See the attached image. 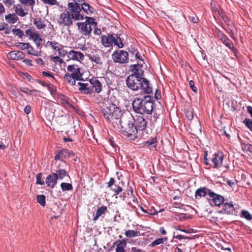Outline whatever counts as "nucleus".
<instances>
[{
    "label": "nucleus",
    "mask_w": 252,
    "mask_h": 252,
    "mask_svg": "<svg viewBox=\"0 0 252 252\" xmlns=\"http://www.w3.org/2000/svg\"><path fill=\"white\" fill-rule=\"evenodd\" d=\"M60 99L61 100V102L63 104H64V105L67 104L68 105L69 104V102L67 100V97L65 95H61L60 96Z\"/></svg>",
    "instance_id": "nucleus-60"
},
{
    "label": "nucleus",
    "mask_w": 252,
    "mask_h": 252,
    "mask_svg": "<svg viewBox=\"0 0 252 252\" xmlns=\"http://www.w3.org/2000/svg\"><path fill=\"white\" fill-rule=\"evenodd\" d=\"M127 87L132 91L141 90V94H149L153 92L149 81L144 77H138L134 75L128 76L126 81Z\"/></svg>",
    "instance_id": "nucleus-3"
},
{
    "label": "nucleus",
    "mask_w": 252,
    "mask_h": 252,
    "mask_svg": "<svg viewBox=\"0 0 252 252\" xmlns=\"http://www.w3.org/2000/svg\"><path fill=\"white\" fill-rule=\"evenodd\" d=\"M111 34L108 33L107 35H102L101 37V42L102 44L105 47H110L112 46Z\"/></svg>",
    "instance_id": "nucleus-29"
},
{
    "label": "nucleus",
    "mask_w": 252,
    "mask_h": 252,
    "mask_svg": "<svg viewBox=\"0 0 252 252\" xmlns=\"http://www.w3.org/2000/svg\"><path fill=\"white\" fill-rule=\"evenodd\" d=\"M81 68L76 64L68 65L67 67V72L63 77L64 81L71 86H74L76 81L83 80V73L81 72Z\"/></svg>",
    "instance_id": "nucleus-6"
},
{
    "label": "nucleus",
    "mask_w": 252,
    "mask_h": 252,
    "mask_svg": "<svg viewBox=\"0 0 252 252\" xmlns=\"http://www.w3.org/2000/svg\"><path fill=\"white\" fill-rule=\"evenodd\" d=\"M84 19V15L83 13H80L71 8L67 7V9L60 14L58 23L63 27H70L73 25L74 21Z\"/></svg>",
    "instance_id": "nucleus-5"
},
{
    "label": "nucleus",
    "mask_w": 252,
    "mask_h": 252,
    "mask_svg": "<svg viewBox=\"0 0 252 252\" xmlns=\"http://www.w3.org/2000/svg\"><path fill=\"white\" fill-rule=\"evenodd\" d=\"M89 59L91 61L94 62L95 63L101 65L104 61V57L103 55L100 52L96 51L93 54H89L87 55Z\"/></svg>",
    "instance_id": "nucleus-12"
},
{
    "label": "nucleus",
    "mask_w": 252,
    "mask_h": 252,
    "mask_svg": "<svg viewBox=\"0 0 252 252\" xmlns=\"http://www.w3.org/2000/svg\"><path fill=\"white\" fill-rule=\"evenodd\" d=\"M57 175L55 173L50 174L46 179V184L49 187L53 188L57 183Z\"/></svg>",
    "instance_id": "nucleus-21"
},
{
    "label": "nucleus",
    "mask_w": 252,
    "mask_h": 252,
    "mask_svg": "<svg viewBox=\"0 0 252 252\" xmlns=\"http://www.w3.org/2000/svg\"><path fill=\"white\" fill-rule=\"evenodd\" d=\"M115 179L113 178H111L107 183V188H110L114 192V195H117L122 191V189L119 186L115 184Z\"/></svg>",
    "instance_id": "nucleus-19"
},
{
    "label": "nucleus",
    "mask_w": 252,
    "mask_h": 252,
    "mask_svg": "<svg viewBox=\"0 0 252 252\" xmlns=\"http://www.w3.org/2000/svg\"><path fill=\"white\" fill-rule=\"evenodd\" d=\"M224 155L221 152L215 153L213 155L210 161L211 166L214 168L218 169L221 167H225L226 169H229V166L228 164H223Z\"/></svg>",
    "instance_id": "nucleus-7"
},
{
    "label": "nucleus",
    "mask_w": 252,
    "mask_h": 252,
    "mask_svg": "<svg viewBox=\"0 0 252 252\" xmlns=\"http://www.w3.org/2000/svg\"><path fill=\"white\" fill-rule=\"evenodd\" d=\"M175 219L177 220L183 221V220H185L186 219H187L188 217H186V214L183 213V214H180L176 215L175 216Z\"/></svg>",
    "instance_id": "nucleus-51"
},
{
    "label": "nucleus",
    "mask_w": 252,
    "mask_h": 252,
    "mask_svg": "<svg viewBox=\"0 0 252 252\" xmlns=\"http://www.w3.org/2000/svg\"><path fill=\"white\" fill-rule=\"evenodd\" d=\"M42 174L38 173L36 175V184L43 185L44 184V182L41 180Z\"/></svg>",
    "instance_id": "nucleus-55"
},
{
    "label": "nucleus",
    "mask_w": 252,
    "mask_h": 252,
    "mask_svg": "<svg viewBox=\"0 0 252 252\" xmlns=\"http://www.w3.org/2000/svg\"><path fill=\"white\" fill-rule=\"evenodd\" d=\"M12 32L14 34L20 38H22L24 35L23 32L19 29H13Z\"/></svg>",
    "instance_id": "nucleus-50"
},
{
    "label": "nucleus",
    "mask_w": 252,
    "mask_h": 252,
    "mask_svg": "<svg viewBox=\"0 0 252 252\" xmlns=\"http://www.w3.org/2000/svg\"><path fill=\"white\" fill-rule=\"evenodd\" d=\"M27 50V53L30 55H32L36 56H39L40 55V52L35 51L33 48L30 44Z\"/></svg>",
    "instance_id": "nucleus-44"
},
{
    "label": "nucleus",
    "mask_w": 252,
    "mask_h": 252,
    "mask_svg": "<svg viewBox=\"0 0 252 252\" xmlns=\"http://www.w3.org/2000/svg\"><path fill=\"white\" fill-rule=\"evenodd\" d=\"M168 238L167 237H162L156 239L153 241L150 245L149 246L151 247H154L156 246L163 244L164 242H167Z\"/></svg>",
    "instance_id": "nucleus-34"
},
{
    "label": "nucleus",
    "mask_w": 252,
    "mask_h": 252,
    "mask_svg": "<svg viewBox=\"0 0 252 252\" xmlns=\"http://www.w3.org/2000/svg\"><path fill=\"white\" fill-rule=\"evenodd\" d=\"M20 90L21 92L25 93L26 94H32V92H36L35 90H30L28 88L26 87H21Z\"/></svg>",
    "instance_id": "nucleus-54"
},
{
    "label": "nucleus",
    "mask_w": 252,
    "mask_h": 252,
    "mask_svg": "<svg viewBox=\"0 0 252 252\" xmlns=\"http://www.w3.org/2000/svg\"><path fill=\"white\" fill-rule=\"evenodd\" d=\"M61 188L63 191L71 190L73 189L72 185L70 183H62L61 184Z\"/></svg>",
    "instance_id": "nucleus-40"
},
{
    "label": "nucleus",
    "mask_w": 252,
    "mask_h": 252,
    "mask_svg": "<svg viewBox=\"0 0 252 252\" xmlns=\"http://www.w3.org/2000/svg\"><path fill=\"white\" fill-rule=\"evenodd\" d=\"M5 20L9 23L14 24L18 20V17L15 14H10L5 16Z\"/></svg>",
    "instance_id": "nucleus-36"
},
{
    "label": "nucleus",
    "mask_w": 252,
    "mask_h": 252,
    "mask_svg": "<svg viewBox=\"0 0 252 252\" xmlns=\"http://www.w3.org/2000/svg\"><path fill=\"white\" fill-rule=\"evenodd\" d=\"M107 212V208L106 206H101L100 207H98L96 211L95 216L94 217L93 220L94 221L96 220L99 217L105 214Z\"/></svg>",
    "instance_id": "nucleus-31"
},
{
    "label": "nucleus",
    "mask_w": 252,
    "mask_h": 252,
    "mask_svg": "<svg viewBox=\"0 0 252 252\" xmlns=\"http://www.w3.org/2000/svg\"><path fill=\"white\" fill-rule=\"evenodd\" d=\"M42 74L44 76L51 77L53 78V79H55V77H54L53 73H52L51 72L43 71L42 72Z\"/></svg>",
    "instance_id": "nucleus-64"
},
{
    "label": "nucleus",
    "mask_w": 252,
    "mask_h": 252,
    "mask_svg": "<svg viewBox=\"0 0 252 252\" xmlns=\"http://www.w3.org/2000/svg\"><path fill=\"white\" fill-rule=\"evenodd\" d=\"M142 98L136 97L132 103V107L135 112L142 115H151L153 111L154 102L153 97L148 95L143 94Z\"/></svg>",
    "instance_id": "nucleus-4"
},
{
    "label": "nucleus",
    "mask_w": 252,
    "mask_h": 252,
    "mask_svg": "<svg viewBox=\"0 0 252 252\" xmlns=\"http://www.w3.org/2000/svg\"><path fill=\"white\" fill-rule=\"evenodd\" d=\"M210 194L208 201L211 206H220L223 204L224 199L222 196L215 193L212 191Z\"/></svg>",
    "instance_id": "nucleus-9"
},
{
    "label": "nucleus",
    "mask_w": 252,
    "mask_h": 252,
    "mask_svg": "<svg viewBox=\"0 0 252 252\" xmlns=\"http://www.w3.org/2000/svg\"><path fill=\"white\" fill-rule=\"evenodd\" d=\"M133 120L134 118L130 114L122 115L119 121L113 124L130 141H134L137 138V130Z\"/></svg>",
    "instance_id": "nucleus-1"
},
{
    "label": "nucleus",
    "mask_w": 252,
    "mask_h": 252,
    "mask_svg": "<svg viewBox=\"0 0 252 252\" xmlns=\"http://www.w3.org/2000/svg\"><path fill=\"white\" fill-rule=\"evenodd\" d=\"M78 85L79 86L78 90L83 94H90L93 92L91 84L79 82Z\"/></svg>",
    "instance_id": "nucleus-16"
},
{
    "label": "nucleus",
    "mask_w": 252,
    "mask_h": 252,
    "mask_svg": "<svg viewBox=\"0 0 252 252\" xmlns=\"http://www.w3.org/2000/svg\"><path fill=\"white\" fill-rule=\"evenodd\" d=\"M57 121L58 123L60 124L61 126H63L66 125L68 122L67 117L63 116L59 117Z\"/></svg>",
    "instance_id": "nucleus-43"
},
{
    "label": "nucleus",
    "mask_w": 252,
    "mask_h": 252,
    "mask_svg": "<svg viewBox=\"0 0 252 252\" xmlns=\"http://www.w3.org/2000/svg\"><path fill=\"white\" fill-rule=\"evenodd\" d=\"M47 88L48 90L52 95H54L56 93L57 90L54 85L52 84H49L47 86Z\"/></svg>",
    "instance_id": "nucleus-53"
},
{
    "label": "nucleus",
    "mask_w": 252,
    "mask_h": 252,
    "mask_svg": "<svg viewBox=\"0 0 252 252\" xmlns=\"http://www.w3.org/2000/svg\"><path fill=\"white\" fill-rule=\"evenodd\" d=\"M68 58L73 61L81 62L84 60V55L81 52L72 50L68 52Z\"/></svg>",
    "instance_id": "nucleus-15"
},
{
    "label": "nucleus",
    "mask_w": 252,
    "mask_h": 252,
    "mask_svg": "<svg viewBox=\"0 0 252 252\" xmlns=\"http://www.w3.org/2000/svg\"><path fill=\"white\" fill-rule=\"evenodd\" d=\"M142 64L137 62L136 64H132L130 66V68L132 72L131 75H134L138 77H143L144 76V71L142 69Z\"/></svg>",
    "instance_id": "nucleus-13"
},
{
    "label": "nucleus",
    "mask_w": 252,
    "mask_h": 252,
    "mask_svg": "<svg viewBox=\"0 0 252 252\" xmlns=\"http://www.w3.org/2000/svg\"><path fill=\"white\" fill-rule=\"evenodd\" d=\"M84 19H86V21L85 22L87 23L89 25L96 24L94 22V19L93 18L84 16Z\"/></svg>",
    "instance_id": "nucleus-56"
},
{
    "label": "nucleus",
    "mask_w": 252,
    "mask_h": 252,
    "mask_svg": "<svg viewBox=\"0 0 252 252\" xmlns=\"http://www.w3.org/2000/svg\"><path fill=\"white\" fill-rule=\"evenodd\" d=\"M125 234L127 237L133 238L138 236L139 235V232L132 230H128L126 231Z\"/></svg>",
    "instance_id": "nucleus-39"
},
{
    "label": "nucleus",
    "mask_w": 252,
    "mask_h": 252,
    "mask_svg": "<svg viewBox=\"0 0 252 252\" xmlns=\"http://www.w3.org/2000/svg\"><path fill=\"white\" fill-rule=\"evenodd\" d=\"M212 190L206 187H201L197 189L195 192V198L196 199H200L202 197H205L206 195L210 196V193Z\"/></svg>",
    "instance_id": "nucleus-18"
},
{
    "label": "nucleus",
    "mask_w": 252,
    "mask_h": 252,
    "mask_svg": "<svg viewBox=\"0 0 252 252\" xmlns=\"http://www.w3.org/2000/svg\"><path fill=\"white\" fill-rule=\"evenodd\" d=\"M175 23L176 28L180 32L184 31L187 28V21L184 18H183L180 21L179 20L175 21Z\"/></svg>",
    "instance_id": "nucleus-27"
},
{
    "label": "nucleus",
    "mask_w": 252,
    "mask_h": 252,
    "mask_svg": "<svg viewBox=\"0 0 252 252\" xmlns=\"http://www.w3.org/2000/svg\"><path fill=\"white\" fill-rule=\"evenodd\" d=\"M63 46L62 45L61 47L60 48L58 51V55L61 57H64L67 55H68V52L63 49Z\"/></svg>",
    "instance_id": "nucleus-45"
},
{
    "label": "nucleus",
    "mask_w": 252,
    "mask_h": 252,
    "mask_svg": "<svg viewBox=\"0 0 252 252\" xmlns=\"http://www.w3.org/2000/svg\"><path fill=\"white\" fill-rule=\"evenodd\" d=\"M189 85L192 91L196 93L197 91L196 87L194 86V83L192 80H190L189 82Z\"/></svg>",
    "instance_id": "nucleus-61"
},
{
    "label": "nucleus",
    "mask_w": 252,
    "mask_h": 252,
    "mask_svg": "<svg viewBox=\"0 0 252 252\" xmlns=\"http://www.w3.org/2000/svg\"><path fill=\"white\" fill-rule=\"evenodd\" d=\"M37 201L42 206H45L46 205L45 196L43 194L37 195L36 196Z\"/></svg>",
    "instance_id": "nucleus-42"
},
{
    "label": "nucleus",
    "mask_w": 252,
    "mask_h": 252,
    "mask_svg": "<svg viewBox=\"0 0 252 252\" xmlns=\"http://www.w3.org/2000/svg\"><path fill=\"white\" fill-rule=\"evenodd\" d=\"M117 243H118L117 246H120L123 248H125L126 247V242L125 240L118 241Z\"/></svg>",
    "instance_id": "nucleus-59"
},
{
    "label": "nucleus",
    "mask_w": 252,
    "mask_h": 252,
    "mask_svg": "<svg viewBox=\"0 0 252 252\" xmlns=\"http://www.w3.org/2000/svg\"><path fill=\"white\" fill-rule=\"evenodd\" d=\"M72 154V152H69L67 150H63L57 151L55 156V160L63 161L66 158L67 155Z\"/></svg>",
    "instance_id": "nucleus-23"
},
{
    "label": "nucleus",
    "mask_w": 252,
    "mask_h": 252,
    "mask_svg": "<svg viewBox=\"0 0 252 252\" xmlns=\"http://www.w3.org/2000/svg\"><path fill=\"white\" fill-rule=\"evenodd\" d=\"M45 46L46 47H50L52 50L58 52L62 45L56 41H48Z\"/></svg>",
    "instance_id": "nucleus-32"
},
{
    "label": "nucleus",
    "mask_w": 252,
    "mask_h": 252,
    "mask_svg": "<svg viewBox=\"0 0 252 252\" xmlns=\"http://www.w3.org/2000/svg\"><path fill=\"white\" fill-rule=\"evenodd\" d=\"M223 210L224 212L227 214H233L235 212V209L232 202L223 203Z\"/></svg>",
    "instance_id": "nucleus-30"
},
{
    "label": "nucleus",
    "mask_w": 252,
    "mask_h": 252,
    "mask_svg": "<svg viewBox=\"0 0 252 252\" xmlns=\"http://www.w3.org/2000/svg\"><path fill=\"white\" fill-rule=\"evenodd\" d=\"M244 123L249 128V129L252 131V120L250 119H246L244 121Z\"/></svg>",
    "instance_id": "nucleus-52"
},
{
    "label": "nucleus",
    "mask_w": 252,
    "mask_h": 252,
    "mask_svg": "<svg viewBox=\"0 0 252 252\" xmlns=\"http://www.w3.org/2000/svg\"><path fill=\"white\" fill-rule=\"evenodd\" d=\"M186 117L189 120H191L193 118V114L191 110L186 109L184 111Z\"/></svg>",
    "instance_id": "nucleus-47"
},
{
    "label": "nucleus",
    "mask_w": 252,
    "mask_h": 252,
    "mask_svg": "<svg viewBox=\"0 0 252 252\" xmlns=\"http://www.w3.org/2000/svg\"><path fill=\"white\" fill-rule=\"evenodd\" d=\"M91 86L95 92L99 93L102 90V85L101 83L96 79H92L90 81Z\"/></svg>",
    "instance_id": "nucleus-26"
},
{
    "label": "nucleus",
    "mask_w": 252,
    "mask_h": 252,
    "mask_svg": "<svg viewBox=\"0 0 252 252\" xmlns=\"http://www.w3.org/2000/svg\"><path fill=\"white\" fill-rule=\"evenodd\" d=\"M55 174H57V179L60 180H62L66 176H68L67 172L64 169H60L57 170Z\"/></svg>",
    "instance_id": "nucleus-38"
},
{
    "label": "nucleus",
    "mask_w": 252,
    "mask_h": 252,
    "mask_svg": "<svg viewBox=\"0 0 252 252\" xmlns=\"http://www.w3.org/2000/svg\"><path fill=\"white\" fill-rule=\"evenodd\" d=\"M13 8L15 13L20 17H24L28 14L27 10L25 11L20 4H14Z\"/></svg>",
    "instance_id": "nucleus-28"
},
{
    "label": "nucleus",
    "mask_w": 252,
    "mask_h": 252,
    "mask_svg": "<svg viewBox=\"0 0 252 252\" xmlns=\"http://www.w3.org/2000/svg\"><path fill=\"white\" fill-rule=\"evenodd\" d=\"M218 36L221 42L228 48L233 50L234 48V44L228 37L221 32L218 33Z\"/></svg>",
    "instance_id": "nucleus-17"
},
{
    "label": "nucleus",
    "mask_w": 252,
    "mask_h": 252,
    "mask_svg": "<svg viewBox=\"0 0 252 252\" xmlns=\"http://www.w3.org/2000/svg\"><path fill=\"white\" fill-rule=\"evenodd\" d=\"M35 61L37 64L40 66H44L45 65L44 62L41 58H37L35 60Z\"/></svg>",
    "instance_id": "nucleus-63"
},
{
    "label": "nucleus",
    "mask_w": 252,
    "mask_h": 252,
    "mask_svg": "<svg viewBox=\"0 0 252 252\" xmlns=\"http://www.w3.org/2000/svg\"><path fill=\"white\" fill-rule=\"evenodd\" d=\"M112 46H117L119 48H122L124 46L122 40L120 36L118 34H111Z\"/></svg>",
    "instance_id": "nucleus-24"
},
{
    "label": "nucleus",
    "mask_w": 252,
    "mask_h": 252,
    "mask_svg": "<svg viewBox=\"0 0 252 252\" xmlns=\"http://www.w3.org/2000/svg\"><path fill=\"white\" fill-rule=\"evenodd\" d=\"M134 127L137 131L144 130L147 125V119H145L143 116L139 115L136 116V119L134 120Z\"/></svg>",
    "instance_id": "nucleus-10"
},
{
    "label": "nucleus",
    "mask_w": 252,
    "mask_h": 252,
    "mask_svg": "<svg viewBox=\"0 0 252 252\" xmlns=\"http://www.w3.org/2000/svg\"><path fill=\"white\" fill-rule=\"evenodd\" d=\"M20 2L27 6L32 7L35 4V0H19Z\"/></svg>",
    "instance_id": "nucleus-41"
},
{
    "label": "nucleus",
    "mask_w": 252,
    "mask_h": 252,
    "mask_svg": "<svg viewBox=\"0 0 252 252\" xmlns=\"http://www.w3.org/2000/svg\"><path fill=\"white\" fill-rule=\"evenodd\" d=\"M119 102L115 98L111 97L105 102V106L101 113L104 118L114 124L123 115L121 108L118 106Z\"/></svg>",
    "instance_id": "nucleus-2"
},
{
    "label": "nucleus",
    "mask_w": 252,
    "mask_h": 252,
    "mask_svg": "<svg viewBox=\"0 0 252 252\" xmlns=\"http://www.w3.org/2000/svg\"><path fill=\"white\" fill-rule=\"evenodd\" d=\"M189 14V18L190 21L193 23H197L199 21V19L196 14L190 9H187Z\"/></svg>",
    "instance_id": "nucleus-35"
},
{
    "label": "nucleus",
    "mask_w": 252,
    "mask_h": 252,
    "mask_svg": "<svg viewBox=\"0 0 252 252\" xmlns=\"http://www.w3.org/2000/svg\"><path fill=\"white\" fill-rule=\"evenodd\" d=\"M8 58L14 60H20L24 59L25 57L24 53L21 51H13L10 52L7 54Z\"/></svg>",
    "instance_id": "nucleus-22"
},
{
    "label": "nucleus",
    "mask_w": 252,
    "mask_h": 252,
    "mask_svg": "<svg viewBox=\"0 0 252 252\" xmlns=\"http://www.w3.org/2000/svg\"><path fill=\"white\" fill-rule=\"evenodd\" d=\"M27 36L31 40H33L34 42L37 40L42 41V39L38 32L35 30L31 28L25 31Z\"/></svg>",
    "instance_id": "nucleus-14"
},
{
    "label": "nucleus",
    "mask_w": 252,
    "mask_h": 252,
    "mask_svg": "<svg viewBox=\"0 0 252 252\" xmlns=\"http://www.w3.org/2000/svg\"><path fill=\"white\" fill-rule=\"evenodd\" d=\"M43 3L49 5H58L59 2L57 0H40Z\"/></svg>",
    "instance_id": "nucleus-46"
},
{
    "label": "nucleus",
    "mask_w": 252,
    "mask_h": 252,
    "mask_svg": "<svg viewBox=\"0 0 252 252\" xmlns=\"http://www.w3.org/2000/svg\"><path fill=\"white\" fill-rule=\"evenodd\" d=\"M29 46L30 43H19L18 45L17 46L22 50H27Z\"/></svg>",
    "instance_id": "nucleus-57"
},
{
    "label": "nucleus",
    "mask_w": 252,
    "mask_h": 252,
    "mask_svg": "<svg viewBox=\"0 0 252 252\" xmlns=\"http://www.w3.org/2000/svg\"><path fill=\"white\" fill-rule=\"evenodd\" d=\"M135 57L138 60V62L140 63V64H142V63H144L142 56L139 53L137 52L135 54Z\"/></svg>",
    "instance_id": "nucleus-62"
},
{
    "label": "nucleus",
    "mask_w": 252,
    "mask_h": 252,
    "mask_svg": "<svg viewBox=\"0 0 252 252\" xmlns=\"http://www.w3.org/2000/svg\"><path fill=\"white\" fill-rule=\"evenodd\" d=\"M242 148L244 151H250L252 152V145L251 144H242Z\"/></svg>",
    "instance_id": "nucleus-58"
},
{
    "label": "nucleus",
    "mask_w": 252,
    "mask_h": 252,
    "mask_svg": "<svg viewBox=\"0 0 252 252\" xmlns=\"http://www.w3.org/2000/svg\"><path fill=\"white\" fill-rule=\"evenodd\" d=\"M59 56H55L51 57L52 61L55 63H59L60 64H62L63 63H65L64 61L60 58Z\"/></svg>",
    "instance_id": "nucleus-49"
},
{
    "label": "nucleus",
    "mask_w": 252,
    "mask_h": 252,
    "mask_svg": "<svg viewBox=\"0 0 252 252\" xmlns=\"http://www.w3.org/2000/svg\"><path fill=\"white\" fill-rule=\"evenodd\" d=\"M112 58L115 63H126L128 61V54L123 50L116 51L112 54Z\"/></svg>",
    "instance_id": "nucleus-8"
},
{
    "label": "nucleus",
    "mask_w": 252,
    "mask_h": 252,
    "mask_svg": "<svg viewBox=\"0 0 252 252\" xmlns=\"http://www.w3.org/2000/svg\"><path fill=\"white\" fill-rule=\"evenodd\" d=\"M77 26L78 28L80 33L82 34L87 36L89 35L92 32V29L91 25L85 22H78Z\"/></svg>",
    "instance_id": "nucleus-11"
},
{
    "label": "nucleus",
    "mask_w": 252,
    "mask_h": 252,
    "mask_svg": "<svg viewBox=\"0 0 252 252\" xmlns=\"http://www.w3.org/2000/svg\"><path fill=\"white\" fill-rule=\"evenodd\" d=\"M33 24L38 30H42L46 27L45 20L40 17L33 19Z\"/></svg>",
    "instance_id": "nucleus-25"
},
{
    "label": "nucleus",
    "mask_w": 252,
    "mask_h": 252,
    "mask_svg": "<svg viewBox=\"0 0 252 252\" xmlns=\"http://www.w3.org/2000/svg\"><path fill=\"white\" fill-rule=\"evenodd\" d=\"M85 2V0H73V2H68L67 7L71 8L80 13H83L80 6Z\"/></svg>",
    "instance_id": "nucleus-20"
},
{
    "label": "nucleus",
    "mask_w": 252,
    "mask_h": 252,
    "mask_svg": "<svg viewBox=\"0 0 252 252\" xmlns=\"http://www.w3.org/2000/svg\"><path fill=\"white\" fill-rule=\"evenodd\" d=\"M80 7L81 10H82L87 14L93 13L94 10L93 7H92L89 3L86 2L83 3Z\"/></svg>",
    "instance_id": "nucleus-33"
},
{
    "label": "nucleus",
    "mask_w": 252,
    "mask_h": 252,
    "mask_svg": "<svg viewBox=\"0 0 252 252\" xmlns=\"http://www.w3.org/2000/svg\"><path fill=\"white\" fill-rule=\"evenodd\" d=\"M157 138L156 137H153L150 139V140L146 141L144 144L146 146H152V147L154 148L155 150H156V146H157Z\"/></svg>",
    "instance_id": "nucleus-37"
},
{
    "label": "nucleus",
    "mask_w": 252,
    "mask_h": 252,
    "mask_svg": "<svg viewBox=\"0 0 252 252\" xmlns=\"http://www.w3.org/2000/svg\"><path fill=\"white\" fill-rule=\"evenodd\" d=\"M242 215L247 220H252V215L247 211H242Z\"/></svg>",
    "instance_id": "nucleus-48"
}]
</instances>
